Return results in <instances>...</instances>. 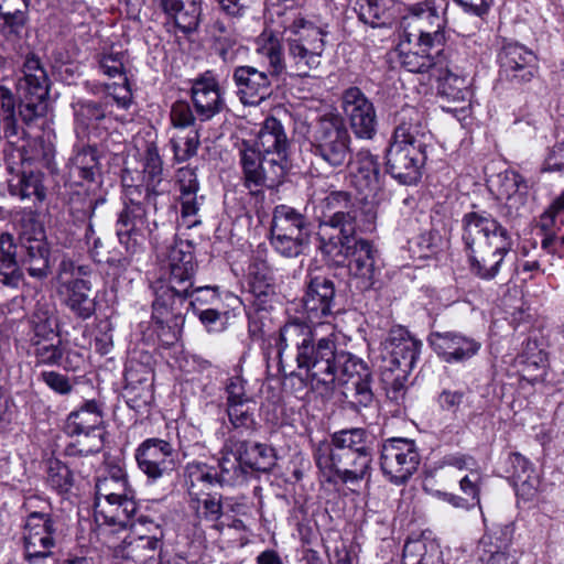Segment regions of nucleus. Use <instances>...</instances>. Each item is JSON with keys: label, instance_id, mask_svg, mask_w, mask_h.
<instances>
[{"label": "nucleus", "instance_id": "nucleus-1", "mask_svg": "<svg viewBox=\"0 0 564 564\" xmlns=\"http://www.w3.org/2000/svg\"><path fill=\"white\" fill-rule=\"evenodd\" d=\"M317 239L322 253L336 262L348 260L350 276L361 291L369 290L376 278V249L371 241L358 238L357 231H370L376 219L372 207L364 210L350 193L333 191L324 199Z\"/></svg>", "mask_w": 564, "mask_h": 564}, {"label": "nucleus", "instance_id": "nucleus-2", "mask_svg": "<svg viewBox=\"0 0 564 564\" xmlns=\"http://www.w3.org/2000/svg\"><path fill=\"white\" fill-rule=\"evenodd\" d=\"M337 337L334 333L317 337L312 325L299 317L289 319L279 332L278 358L284 371V354L294 352L300 369H305L313 389L322 387L326 392L334 389L333 365L336 357Z\"/></svg>", "mask_w": 564, "mask_h": 564}, {"label": "nucleus", "instance_id": "nucleus-3", "mask_svg": "<svg viewBox=\"0 0 564 564\" xmlns=\"http://www.w3.org/2000/svg\"><path fill=\"white\" fill-rule=\"evenodd\" d=\"M375 438L365 429L341 430L330 442H319L314 460L328 481L337 477L344 484L370 477Z\"/></svg>", "mask_w": 564, "mask_h": 564}, {"label": "nucleus", "instance_id": "nucleus-4", "mask_svg": "<svg viewBox=\"0 0 564 564\" xmlns=\"http://www.w3.org/2000/svg\"><path fill=\"white\" fill-rule=\"evenodd\" d=\"M462 240L471 273L487 281L498 275L513 245L510 231L486 210L463 216Z\"/></svg>", "mask_w": 564, "mask_h": 564}, {"label": "nucleus", "instance_id": "nucleus-5", "mask_svg": "<svg viewBox=\"0 0 564 564\" xmlns=\"http://www.w3.org/2000/svg\"><path fill=\"white\" fill-rule=\"evenodd\" d=\"M384 349L389 355L388 362L382 371V384L387 400L395 406V412L404 405L406 395V375L413 368L417 357L416 343L408 336V332L398 327L391 329L386 341Z\"/></svg>", "mask_w": 564, "mask_h": 564}, {"label": "nucleus", "instance_id": "nucleus-6", "mask_svg": "<svg viewBox=\"0 0 564 564\" xmlns=\"http://www.w3.org/2000/svg\"><path fill=\"white\" fill-rule=\"evenodd\" d=\"M423 130L420 119L402 122L397 127L393 142L387 150V172L404 185L416 184L421 178Z\"/></svg>", "mask_w": 564, "mask_h": 564}, {"label": "nucleus", "instance_id": "nucleus-7", "mask_svg": "<svg viewBox=\"0 0 564 564\" xmlns=\"http://www.w3.org/2000/svg\"><path fill=\"white\" fill-rule=\"evenodd\" d=\"M311 152L332 167L351 162V137L344 119L337 113L319 116L310 137Z\"/></svg>", "mask_w": 564, "mask_h": 564}, {"label": "nucleus", "instance_id": "nucleus-8", "mask_svg": "<svg viewBox=\"0 0 564 564\" xmlns=\"http://www.w3.org/2000/svg\"><path fill=\"white\" fill-rule=\"evenodd\" d=\"M270 231L271 246L284 258L304 254L311 243L310 223L306 216L286 205L274 208Z\"/></svg>", "mask_w": 564, "mask_h": 564}, {"label": "nucleus", "instance_id": "nucleus-9", "mask_svg": "<svg viewBox=\"0 0 564 564\" xmlns=\"http://www.w3.org/2000/svg\"><path fill=\"white\" fill-rule=\"evenodd\" d=\"M188 297L189 294L163 284L155 290L152 319L156 325L158 337L164 345H172L177 340L188 312Z\"/></svg>", "mask_w": 564, "mask_h": 564}, {"label": "nucleus", "instance_id": "nucleus-10", "mask_svg": "<svg viewBox=\"0 0 564 564\" xmlns=\"http://www.w3.org/2000/svg\"><path fill=\"white\" fill-rule=\"evenodd\" d=\"M289 54L299 67L317 68L324 51L326 24H317L311 19L295 18L286 29Z\"/></svg>", "mask_w": 564, "mask_h": 564}, {"label": "nucleus", "instance_id": "nucleus-11", "mask_svg": "<svg viewBox=\"0 0 564 564\" xmlns=\"http://www.w3.org/2000/svg\"><path fill=\"white\" fill-rule=\"evenodd\" d=\"M380 468L394 485L405 484L421 464V453L413 440L391 437L380 446Z\"/></svg>", "mask_w": 564, "mask_h": 564}, {"label": "nucleus", "instance_id": "nucleus-12", "mask_svg": "<svg viewBox=\"0 0 564 564\" xmlns=\"http://www.w3.org/2000/svg\"><path fill=\"white\" fill-rule=\"evenodd\" d=\"M333 365L334 383L351 384L350 405L355 410L368 408L373 402V392L371 390V373L368 367L354 355L345 351H336Z\"/></svg>", "mask_w": 564, "mask_h": 564}, {"label": "nucleus", "instance_id": "nucleus-13", "mask_svg": "<svg viewBox=\"0 0 564 564\" xmlns=\"http://www.w3.org/2000/svg\"><path fill=\"white\" fill-rule=\"evenodd\" d=\"M240 162L245 186L252 195H262V187L274 188L281 184L288 171L274 159L263 156L246 141L240 149Z\"/></svg>", "mask_w": 564, "mask_h": 564}, {"label": "nucleus", "instance_id": "nucleus-14", "mask_svg": "<svg viewBox=\"0 0 564 564\" xmlns=\"http://www.w3.org/2000/svg\"><path fill=\"white\" fill-rule=\"evenodd\" d=\"M138 189V186H128V202L124 204V208L119 214L117 220V236L119 242L131 256L142 249L147 232L152 231L147 220V210L143 203L135 202L133 198V193Z\"/></svg>", "mask_w": 564, "mask_h": 564}, {"label": "nucleus", "instance_id": "nucleus-15", "mask_svg": "<svg viewBox=\"0 0 564 564\" xmlns=\"http://www.w3.org/2000/svg\"><path fill=\"white\" fill-rule=\"evenodd\" d=\"M134 456L140 470L152 481L170 476L176 466L172 444L158 437L144 440Z\"/></svg>", "mask_w": 564, "mask_h": 564}, {"label": "nucleus", "instance_id": "nucleus-16", "mask_svg": "<svg viewBox=\"0 0 564 564\" xmlns=\"http://www.w3.org/2000/svg\"><path fill=\"white\" fill-rule=\"evenodd\" d=\"M54 521L50 513L43 511L31 512L24 524L25 560L35 563L48 557L51 549L55 545Z\"/></svg>", "mask_w": 564, "mask_h": 564}, {"label": "nucleus", "instance_id": "nucleus-17", "mask_svg": "<svg viewBox=\"0 0 564 564\" xmlns=\"http://www.w3.org/2000/svg\"><path fill=\"white\" fill-rule=\"evenodd\" d=\"M17 90L21 98L19 116L26 124L46 112L45 99L50 91L47 73H23L18 80Z\"/></svg>", "mask_w": 564, "mask_h": 564}, {"label": "nucleus", "instance_id": "nucleus-18", "mask_svg": "<svg viewBox=\"0 0 564 564\" xmlns=\"http://www.w3.org/2000/svg\"><path fill=\"white\" fill-rule=\"evenodd\" d=\"M341 108L349 120L355 135L370 140L377 132V115L373 104L358 87L346 89L341 97Z\"/></svg>", "mask_w": 564, "mask_h": 564}, {"label": "nucleus", "instance_id": "nucleus-19", "mask_svg": "<svg viewBox=\"0 0 564 564\" xmlns=\"http://www.w3.org/2000/svg\"><path fill=\"white\" fill-rule=\"evenodd\" d=\"M21 264L32 278L44 279L50 273V247L44 229L34 224L33 231L20 237Z\"/></svg>", "mask_w": 564, "mask_h": 564}, {"label": "nucleus", "instance_id": "nucleus-20", "mask_svg": "<svg viewBox=\"0 0 564 564\" xmlns=\"http://www.w3.org/2000/svg\"><path fill=\"white\" fill-rule=\"evenodd\" d=\"M429 344L445 362H464L478 354L481 343L455 332H434L429 335Z\"/></svg>", "mask_w": 564, "mask_h": 564}, {"label": "nucleus", "instance_id": "nucleus-21", "mask_svg": "<svg viewBox=\"0 0 564 564\" xmlns=\"http://www.w3.org/2000/svg\"><path fill=\"white\" fill-rule=\"evenodd\" d=\"M421 4L411 9V14L404 17L401 22L402 35L398 45V56L401 67L406 70H421L420 51L423 42V29L421 28Z\"/></svg>", "mask_w": 564, "mask_h": 564}, {"label": "nucleus", "instance_id": "nucleus-22", "mask_svg": "<svg viewBox=\"0 0 564 564\" xmlns=\"http://www.w3.org/2000/svg\"><path fill=\"white\" fill-rule=\"evenodd\" d=\"M289 147L290 142L283 124L276 118L269 117L262 122L252 148L288 169Z\"/></svg>", "mask_w": 564, "mask_h": 564}, {"label": "nucleus", "instance_id": "nucleus-23", "mask_svg": "<svg viewBox=\"0 0 564 564\" xmlns=\"http://www.w3.org/2000/svg\"><path fill=\"white\" fill-rule=\"evenodd\" d=\"M335 285L332 279L318 275L310 280L303 297V308L308 321L314 324L333 314Z\"/></svg>", "mask_w": 564, "mask_h": 564}, {"label": "nucleus", "instance_id": "nucleus-24", "mask_svg": "<svg viewBox=\"0 0 564 564\" xmlns=\"http://www.w3.org/2000/svg\"><path fill=\"white\" fill-rule=\"evenodd\" d=\"M225 449L237 453L249 474L251 471L268 473L275 466V451L267 444L250 445L247 441L234 436L227 438Z\"/></svg>", "mask_w": 564, "mask_h": 564}, {"label": "nucleus", "instance_id": "nucleus-25", "mask_svg": "<svg viewBox=\"0 0 564 564\" xmlns=\"http://www.w3.org/2000/svg\"><path fill=\"white\" fill-rule=\"evenodd\" d=\"M142 166L143 182L145 183L144 200L156 210L159 200H167L169 193L166 188L161 186L163 166L158 148L154 144L147 147L142 158Z\"/></svg>", "mask_w": 564, "mask_h": 564}, {"label": "nucleus", "instance_id": "nucleus-26", "mask_svg": "<svg viewBox=\"0 0 564 564\" xmlns=\"http://www.w3.org/2000/svg\"><path fill=\"white\" fill-rule=\"evenodd\" d=\"M351 184L364 195L373 199L380 189L379 164L369 151H359L351 167Z\"/></svg>", "mask_w": 564, "mask_h": 564}, {"label": "nucleus", "instance_id": "nucleus-27", "mask_svg": "<svg viewBox=\"0 0 564 564\" xmlns=\"http://www.w3.org/2000/svg\"><path fill=\"white\" fill-rule=\"evenodd\" d=\"M268 249L258 246L253 251L249 268V286L251 293L262 302L275 295L274 275L267 260Z\"/></svg>", "mask_w": 564, "mask_h": 564}, {"label": "nucleus", "instance_id": "nucleus-28", "mask_svg": "<svg viewBox=\"0 0 564 564\" xmlns=\"http://www.w3.org/2000/svg\"><path fill=\"white\" fill-rule=\"evenodd\" d=\"M192 99L202 121L212 119L224 107L217 82L212 77H199L192 86Z\"/></svg>", "mask_w": 564, "mask_h": 564}, {"label": "nucleus", "instance_id": "nucleus-29", "mask_svg": "<svg viewBox=\"0 0 564 564\" xmlns=\"http://www.w3.org/2000/svg\"><path fill=\"white\" fill-rule=\"evenodd\" d=\"M137 503L132 497L95 501V520L101 524L131 528V519L137 512Z\"/></svg>", "mask_w": 564, "mask_h": 564}, {"label": "nucleus", "instance_id": "nucleus-30", "mask_svg": "<svg viewBox=\"0 0 564 564\" xmlns=\"http://www.w3.org/2000/svg\"><path fill=\"white\" fill-rule=\"evenodd\" d=\"M91 285L86 279H76V282L59 289L57 293L70 312L80 319H87L95 314L96 302L90 296Z\"/></svg>", "mask_w": 564, "mask_h": 564}, {"label": "nucleus", "instance_id": "nucleus-31", "mask_svg": "<svg viewBox=\"0 0 564 564\" xmlns=\"http://www.w3.org/2000/svg\"><path fill=\"white\" fill-rule=\"evenodd\" d=\"M102 412L95 400L85 402L66 419L64 431L67 435L82 436L83 433L102 432Z\"/></svg>", "mask_w": 564, "mask_h": 564}, {"label": "nucleus", "instance_id": "nucleus-32", "mask_svg": "<svg viewBox=\"0 0 564 564\" xmlns=\"http://www.w3.org/2000/svg\"><path fill=\"white\" fill-rule=\"evenodd\" d=\"M160 546L161 542L156 536L129 534L115 546L113 553L116 557L139 564L152 558Z\"/></svg>", "mask_w": 564, "mask_h": 564}, {"label": "nucleus", "instance_id": "nucleus-33", "mask_svg": "<svg viewBox=\"0 0 564 564\" xmlns=\"http://www.w3.org/2000/svg\"><path fill=\"white\" fill-rule=\"evenodd\" d=\"M240 100L245 105H259L271 94L268 73H234Z\"/></svg>", "mask_w": 564, "mask_h": 564}, {"label": "nucleus", "instance_id": "nucleus-34", "mask_svg": "<svg viewBox=\"0 0 564 564\" xmlns=\"http://www.w3.org/2000/svg\"><path fill=\"white\" fill-rule=\"evenodd\" d=\"M169 20L184 34L196 31L200 21V4L197 0H172L171 4L159 7Z\"/></svg>", "mask_w": 564, "mask_h": 564}, {"label": "nucleus", "instance_id": "nucleus-35", "mask_svg": "<svg viewBox=\"0 0 564 564\" xmlns=\"http://www.w3.org/2000/svg\"><path fill=\"white\" fill-rule=\"evenodd\" d=\"M95 488V501L131 497L127 475L118 465L109 466L106 473L97 478Z\"/></svg>", "mask_w": 564, "mask_h": 564}, {"label": "nucleus", "instance_id": "nucleus-36", "mask_svg": "<svg viewBox=\"0 0 564 564\" xmlns=\"http://www.w3.org/2000/svg\"><path fill=\"white\" fill-rule=\"evenodd\" d=\"M509 464L512 468L517 492L525 499L533 498L538 490L539 477L535 475L531 462L520 453H511Z\"/></svg>", "mask_w": 564, "mask_h": 564}, {"label": "nucleus", "instance_id": "nucleus-37", "mask_svg": "<svg viewBox=\"0 0 564 564\" xmlns=\"http://www.w3.org/2000/svg\"><path fill=\"white\" fill-rule=\"evenodd\" d=\"M176 176L181 192L180 199L182 217L187 218L196 216L200 206L197 198L199 183L196 171L192 167L185 166L177 171Z\"/></svg>", "mask_w": 564, "mask_h": 564}, {"label": "nucleus", "instance_id": "nucleus-38", "mask_svg": "<svg viewBox=\"0 0 564 564\" xmlns=\"http://www.w3.org/2000/svg\"><path fill=\"white\" fill-rule=\"evenodd\" d=\"M497 63L503 70H521L525 67H534L536 56L524 45L503 41L497 53Z\"/></svg>", "mask_w": 564, "mask_h": 564}, {"label": "nucleus", "instance_id": "nucleus-39", "mask_svg": "<svg viewBox=\"0 0 564 564\" xmlns=\"http://www.w3.org/2000/svg\"><path fill=\"white\" fill-rule=\"evenodd\" d=\"M256 402L240 403L226 406V413L229 420V437L239 438L243 435H251L257 430L254 417Z\"/></svg>", "mask_w": 564, "mask_h": 564}, {"label": "nucleus", "instance_id": "nucleus-40", "mask_svg": "<svg viewBox=\"0 0 564 564\" xmlns=\"http://www.w3.org/2000/svg\"><path fill=\"white\" fill-rule=\"evenodd\" d=\"M3 127L4 137L11 144H15L23 133L17 121L15 99L10 89L0 86V126Z\"/></svg>", "mask_w": 564, "mask_h": 564}, {"label": "nucleus", "instance_id": "nucleus-41", "mask_svg": "<svg viewBox=\"0 0 564 564\" xmlns=\"http://www.w3.org/2000/svg\"><path fill=\"white\" fill-rule=\"evenodd\" d=\"M218 484L220 486H237L246 481L249 473L237 453H230L223 447V457L218 464Z\"/></svg>", "mask_w": 564, "mask_h": 564}, {"label": "nucleus", "instance_id": "nucleus-42", "mask_svg": "<svg viewBox=\"0 0 564 564\" xmlns=\"http://www.w3.org/2000/svg\"><path fill=\"white\" fill-rule=\"evenodd\" d=\"M99 172L98 152L95 148H83L69 160V174L74 177L93 182Z\"/></svg>", "mask_w": 564, "mask_h": 564}, {"label": "nucleus", "instance_id": "nucleus-43", "mask_svg": "<svg viewBox=\"0 0 564 564\" xmlns=\"http://www.w3.org/2000/svg\"><path fill=\"white\" fill-rule=\"evenodd\" d=\"M43 177L44 174L40 171H23L18 176L17 183H10V193L19 196L21 199L35 197L37 200L42 202L46 196Z\"/></svg>", "mask_w": 564, "mask_h": 564}, {"label": "nucleus", "instance_id": "nucleus-44", "mask_svg": "<svg viewBox=\"0 0 564 564\" xmlns=\"http://www.w3.org/2000/svg\"><path fill=\"white\" fill-rule=\"evenodd\" d=\"M446 7V0L425 1V19L429 20L433 29L432 31H425V46H433V41H435L437 45H441L445 41L443 28L445 25L444 13Z\"/></svg>", "mask_w": 564, "mask_h": 564}, {"label": "nucleus", "instance_id": "nucleus-45", "mask_svg": "<svg viewBox=\"0 0 564 564\" xmlns=\"http://www.w3.org/2000/svg\"><path fill=\"white\" fill-rule=\"evenodd\" d=\"M32 355L35 366H62L64 348L59 338L53 340L31 339Z\"/></svg>", "mask_w": 564, "mask_h": 564}, {"label": "nucleus", "instance_id": "nucleus-46", "mask_svg": "<svg viewBox=\"0 0 564 564\" xmlns=\"http://www.w3.org/2000/svg\"><path fill=\"white\" fill-rule=\"evenodd\" d=\"M141 371L134 368H128L126 370L124 379H126V392L128 395H132L131 400L143 399V402L147 403L148 399L152 397L151 394V383H150V371L144 367H140Z\"/></svg>", "mask_w": 564, "mask_h": 564}, {"label": "nucleus", "instance_id": "nucleus-47", "mask_svg": "<svg viewBox=\"0 0 564 564\" xmlns=\"http://www.w3.org/2000/svg\"><path fill=\"white\" fill-rule=\"evenodd\" d=\"M29 8L0 13V33L7 39H20L29 23Z\"/></svg>", "mask_w": 564, "mask_h": 564}, {"label": "nucleus", "instance_id": "nucleus-48", "mask_svg": "<svg viewBox=\"0 0 564 564\" xmlns=\"http://www.w3.org/2000/svg\"><path fill=\"white\" fill-rule=\"evenodd\" d=\"M389 2L390 0H357L359 19L371 26L384 24Z\"/></svg>", "mask_w": 564, "mask_h": 564}, {"label": "nucleus", "instance_id": "nucleus-49", "mask_svg": "<svg viewBox=\"0 0 564 564\" xmlns=\"http://www.w3.org/2000/svg\"><path fill=\"white\" fill-rule=\"evenodd\" d=\"M171 147L176 161L184 162L196 155L199 147V134L197 129H192L186 135H174L171 139Z\"/></svg>", "mask_w": 564, "mask_h": 564}, {"label": "nucleus", "instance_id": "nucleus-50", "mask_svg": "<svg viewBox=\"0 0 564 564\" xmlns=\"http://www.w3.org/2000/svg\"><path fill=\"white\" fill-rule=\"evenodd\" d=\"M189 495L197 484L215 485L218 484V474L213 467L204 463H189L185 469Z\"/></svg>", "mask_w": 564, "mask_h": 564}, {"label": "nucleus", "instance_id": "nucleus-51", "mask_svg": "<svg viewBox=\"0 0 564 564\" xmlns=\"http://www.w3.org/2000/svg\"><path fill=\"white\" fill-rule=\"evenodd\" d=\"M104 203L105 198H93L89 195L76 194L70 198L69 213L74 220L84 223L90 220L97 206Z\"/></svg>", "mask_w": 564, "mask_h": 564}, {"label": "nucleus", "instance_id": "nucleus-52", "mask_svg": "<svg viewBox=\"0 0 564 564\" xmlns=\"http://www.w3.org/2000/svg\"><path fill=\"white\" fill-rule=\"evenodd\" d=\"M75 443L66 447L67 455H89L100 452L104 446L102 432L83 433Z\"/></svg>", "mask_w": 564, "mask_h": 564}, {"label": "nucleus", "instance_id": "nucleus-53", "mask_svg": "<svg viewBox=\"0 0 564 564\" xmlns=\"http://www.w3.org/2000/svg\"><path fill=\"white\" fill-rule=\"evenodd\" d=\"M47 484L58 492H67L73 486V473L59 460L50 462L47 468Z\"/></svg>", "mask_w": 564, "mask_h": 564}, {"label": "nucleus", "instance_id": "nucleus-54", "mask_svg": "<svg viewBox=\"0 0 564 564\" xmlns=\"http://www.w3.org/2000/svg\"><path fill=\"white\" fill-rule=\"evenodd\" d=\"M191 301L187 303L188 310L194 313L202 308L213 307L220 304L218 290L210 286H198L189 290Z\"/></svg>", "mask_w": 564, "mask_h": 564}, {"label": "nucleus", "instance_id": "nucleus-55", "mask_svg": "<svg viewBox=\"0 0 564 564\" xmlns=\"http://www.w3.org/2000/svg\"><path fill=\"white\" fill-rule=\"evenodd\" d=\"M33 336L31 339L53 340L58 338L56 328V318L48 312H39L33 315Z\"/></svg>", "mask_w": 564, "mask_h": 564}, {"label": "nucleus", "instance_id": "nucleus-56", "mask_svg": "<svg viewBox=\"0 0 564 564\" xmlns=\"http://www.w3.org/2000/svg\"><path fill=\"white\" fill-rule=\"evenodd\" d=\"M169 271L167 284L164 285L177 290L181 293L189 294V290L194 286L193 278L196 272V264L171 268Z\"/></svg>", "mask_w": 564, "mask_h": 564}, {"label": "nucleus", "instance_id": "nucleus-57", "mask_svg": "<svg viewBox=\"0 0 564 564\" xmlns=\"http://www.w3.org/2000/svg\"><path fill=\"white\" fill-rule=\"evenodd\" d=\"M246 384L247 381L241 376H234L227 379L225 384L226 406L254 402L253 398L247 393Z\"/></svg>", "mask_w": 564, "mask_h": 564}, {"label": "nucleus", "instance_id": "nucleus-58", "mask_svg": "<svg viewBox=\"0 0 564 564\" xmlns=\"http://www.w3.org/2000/svg\"><path fill=\"white\" fill-rule=\"evenodd\" d=\"M257 53L267 58L271 67L275 69L281 67V45L279 40L272 34H261L257 46Z\"/></svg>", "mask_w": 564, "mask_h": 564}, {"label": "nucleus", "instance_id": "nucleus-59", "mask_svg": "<svg viewBox=\"0 0 564 564\" xmlns=\"http://www.w3.org/2000/svg\"><path fill=\"white\" fill-rule=\"evenodd\" d=\"M124 74L118 73V80L106 84V90L120 108L128 109L132 102V91Z\"/></svg>", "mask_w": 564, "mask_h": 564}, {"label": "nucleus", "instance_id": "nucleus-60", "mask_svg": "<svg viewBox=\"0 0 564 564\" xmlns=\"http://www.w3.org/2000/svg\"><path fill=\"white\" fill-rule=\"evenodd\" d=\"M541 249L549 254H564V230L562 224L551 227L549 230H542Z\"/></svg>", "mask_w": 564, "mask_h": 564}, {"label": "nucleus", "instance_id": "nucleus-61", "mask_svg": "<svg viewBox=\"0 0 564 564\" xmlns=\"http://www.w3.org/2000/svg\"><path fill=\"white\" fill-rule=\"evenodd\" d=\"M564 216V189L553 199L547 209L540 217V229L549 230L551 227L563 224Z\"/></svg>", "mask_w": 564, "mask_h": 564}, {"label": "nucleus", "instance_id": "nucleus-62", "mask_svg": "<svg viewBox=\"0 0 564 564\" xmlns=\"http://www.w3.org/2000/svg\"><path fill=\"white\" fill-rule=\"evenodd\" d=\"M39 378L55 393L66 395L73 390V383L69 378L57 371H42Z\"/></svg>", "mask_w": 564, "mask_h": 564}, {"label": "nucleus", "instance_id": "nucleus-63", "mask_svg": "<svg viewBox=\"0 0 564 564\" xmlns=\"http://www.w3.org/2000/svg\"><path fill=\"white\" fill-rule=\"evenodd\" d=\"M167 259L169 269L196 264L194 261L192 246L187 242H180L173 246L169 251Z\"/></svg>", "mask_w": 564, "mask_h": 564}, {"label": "nucleus", "instance_id": "nucleus-64", "mask_svg": "<svg viewBox=\"0 0 564 564\" xmlns=\"http://www.w3.org/2000/svg\"><path fill=\"white\" fill-rule=\"evenodd\" d=\"M20 262L0 261V281L3 285L17 289L23 281L24 273Z\"/></svg>", "mask_w": 564, "mask_h": 564}]
</instances>
